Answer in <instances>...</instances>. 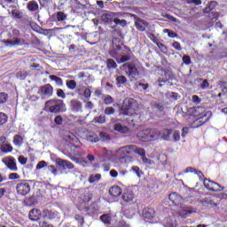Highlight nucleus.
I'll return each mask as SVG.
<instances>
[{
  "mask_svg": "<svg viewBox=\"0 0 227 227\" xmlns=\"http://www.w3.org/2000/svg\"><path fill=\"white\" fill-rule=\"evenodd\" d=\"M192 214V210L182 207L181 210L179 211V215L183 217V219L187 218L188 215H191Z\"/></svg>",
  "mask_w": 227,
  "mask_h": 227,
  "instance_id": "ea45409f",
  "label": "nucleus"
},
{
  "mask_svg": "<svg viewBox=\"0 0 227 227\" xmlns=\"http://www.w3.org/2000/svg\"><path fill=\"white\" fill-rule=\"evenodd\" d=\"M164 227H176V219L175 217L168 216L163 220Z\"/></svg>",
  "mask_w": 227,
  "mask_h": 227,
  "instance_id": "bb28decb",
  "label": "nucleus"
},
{
  "mask_svg": "<svg viewBox=\"0 0 227 227\" xmlns=\"http://www.w3.org/2000/svg\"><path fill=\"white\" fill-rule=\"evenodd\" d=\"M112 43L115 51H121V45H123V43H121V39L114 37L112 40Z\"/></svg>",
  "mask_w": 227,
  "mask_h": 227,
  "instance_id": "2f4dec72",
  "label": "nucleus"
},
{
  "mask_svg": "<svg viewBox=\"0 0 227 227\" xmlns=\"http://www.w3.org/2000/svg\"><path fill=\"white\" fill-rule=\"evenodd\" d=\"M200 203L204 207H217V203L214 202V200L210 198H205L200 200Z\"/></svg>",
  "mask_w": 227,
  "mask_h": 227,
  "instance_id": "473e14b6",
  "label": "nucleus"
},
{
  "mask_svg": "<svg viewBox=\"0 0 227 227\" xmlns=\"http://www.w3.org/2000/svg\"><path fill=\"white\" fill-rule=\"evenodd\" d=\"M192 101L193 102V104H195V106H198V104L201 103V98H200V97H198L197 95H193L192 97Z\"/></svg>",
  "mask_w": 227,
  "mask_h": 227,
  "instance_id": "e2e57ef3",
  "label": "nucleus"
},
{
  "mask_svg": "<svg viewBox=\"0 0 227 227\" xmlns=\"http://www.w3.org/2000/svg\"><path fill=\"white\" fill-rule=\"evenodd\" d=\"M137 154L140 155L144 164H152V160L146 157V151L144 148L138 147Z\"/></svg>",
  "mask_w": 227,
  "mask_h": 227,
  "instance_id": "aec40b11",
  "label": "nucleus"
},
{
  "mask_svg": "<svg viewBox=\"0 0 227 227\" xmlns=\"http://www.w3.org/2000/svg\"><path fill=\"white\" fill-rule=\"evenodd\" d=\"M92 121L93 123H98L99 125H102L106 123V115H99L95 117Z\"/></svg>",
  "mask_w": 227,
  "mask_h": 227,
  "instance_id": "37998d69",
  "label": "nucleus"
},
{
  "mask_svg": "<svg viewBox=\"0 0 227 227\" xmlns=\"http://www.w3.org/2000/svg\"><path fill=\"white\" fill-rule=\"evenodd\" d=\"M44 107L53 114H59V113H65L67 111V106L63 99H50L45 102Z\"/></svg>",
  "mask_w": 227,
  "mask_h": 227,
  "instance_id": "f257e3e1",
  "label": "nucleus"
},
{
  "mask_svg": "<svg viewBox=\"0 0 227 227\" xmlns=\"http://www.w3.org/2000/svg\"><path fill=\"white\" fill-rule=\"evenodd\" d=\"M54 121L56 125H63V117L58 115L55 117Z\"/></svg>",
  "mask_w": 227,
  "mask_h": 227,
  "instance_id": "0e129e2a",
  "label": "nucleus"
},
{
  "mask_svg": "<svg viewBox=\"0 0 227 227\" xmlns=\"http://www.w3.org/2000/svg\"><path fill=\"white\" fill-rule=\"evenodd\" d=\"M142 215L147 221H152L153 219H155L157 213L155 212V208L152 207H146L143 209Z\"/></svg>",
  "mask_w": 227,
  "mask_h": 227,
  "instance_id": "9b49d317",
  "label": "nucleus"
},
{
  "mask_svg": "<svg viewBox=\"0 0 227 227\" xmlns=\"http://www.w3.org/2000/svg\"><path fill=\"white\" fill-rule=\"evenodd\" d=\"M183 63L184 65H191L192 63V61L191 60V57L189 55H184Z\"/></svg>",
  "mask_w": 227,
  "mask_h": 227,
  "instance_id": "052dcab7",
  "label": "nucleus"
},
{
  "mask_svg": "<svg viewBox=\"0 0 227 227\" xmlns=\"http://www.w3.org/2000/svg\"><path fill=\"white\" fill-rule=\"evenodd\" d=\"M172 137H173L174 143L180 141V131L179 130H175L174 132L172 131Z\"/></svg>",
  "mask_w": 227,
  "mask_h": 227,
  "instance_id": "603ef678",
  "label": "nucleus"
},
{
  "mask_svg": "<svg viewBox=\"0 0 227 227\" xmlns=\"http://www.w3.org/2000/svg\"><path fill=\"white\" fill-rule=\"evenodd\" d=\"M16 77L18 79H20L21 81H24V79H26L27 77V71H26V70L19 71L16 74Z\"/></svg>",
  "mask_w": 227,
  "mask_h": 227,
  "instance_id": "49530a36",
  "label": "nucleus"
},
{
  "mask_svg": "<svg viewBox=\"0 0 227 227\" xmlns=\"http://www.w3.org/2000/svg\"><path fill=\"white\" fill-rule=\"evenodd\" d=\"M101 178L102 175L100 174L90 175L89 177V184H95V182H100Z\"/></svg>",
  "mask_w": 227,
  "mask_h": 227,
  "instance_id": "a19ab883",
  "label": "nucleus"
},
{
  "mask_svg": "<svg viewBox=\"0 0 227 227\" xmlns=\"http://www.w3.org/2000/svg\"><path fill=\"white\" fill-rule=\"evenodd\" d=\"M63 139L66 141L67 148H79L81 145V140L72 132H65L63 135Z\"/></svg>",
  "mask_w": 227,
  "mask_h": 227,
  "instance_id": "20e7f679",
  "label": "nucleus"
},
{
  "mask_svg": "<svg viewBox=\"0 0 227 227\" xmlns=\"http://www.w3.org/2000/svg\"><path fill=\"white\" fill-rule=\"evenodd\" d=\"M149 132V141H155L160 137V131L157 129H151Z\"/></svg>",
  "mask_w": 227,
  "mask_h": 227,
  "instance_id": "b1692460",
  "label": "nucleus"
},
{
  "mask_svg": "<svg viewBox=\"0 0 227 227\" xmlns=\"http://www.w3.org/2000/svg\"><path fill=\"white\" fill-rule=\"evenodd\" d=\"M59 164L64 168H67V169H74V163L68 160H61L59 161Z\"/></svg>",
  "mask_w": 227,
  "mask_h": 227,
  "instance_id": "58836bf2",
  "label": "nucleus"
},
{
  "mask_svg": "<svg viewBox=\"0 0 227 227\" xmlns=\"http://www.w3.org/2000/svg\"><path fill=\"white\" fill-rule=\"evenodd\" d=\"M99 139L101 141H111V136H109V134H107L106 132H101L99 134Z\"/></svg>",
  "mask_w": 227,
  "mask_h": 227,
  "instance_id": "de8ad7c7",
  "label": "nucleus"
},
{
  "mask_svg": "<svg viewBox=\"0 0 227 227\" xmlns=\"http://www.w3.org/2000/svg\"><path fill=\"white\" fill-rule=\"evenodd\" d=\"M210 121V115L204 114L203 116H200L197 118L195 121H193L190 127L191 129H200V127H203L205 123H207V121Z\"/></svg>",
  "mask_w": 227,
  "mask_h": 227,
  "instance_id": "1a4fd4ad",
  "label": "nucleus"
},
{
  "mask_svg": "<svg viewBox=\"0 0 227 227\" xmlns=\"http://www.w3.org/2000/svg\"><path fill=\"white\" fill-rule=\"evenodd\" d=\"M114 108L113 106H107L106 108H105V114L106 116H111V114H114Z\"/></svg>",
  "mask_w": 227,
  "mask_h": 227,
  "instance_id": "5fc2aeb1",
  "label": "nucleus"
},
{
  "mask_svg": "<svg viewBox=\"0 0 227 227\" xmlns=\"http://www.w3.org/2000/svg\"><path fill=\"white\" fill-rule=\"evenodd\" d=\"M186 113L188 116H193L194 118H200L204 114H207L208 116V112H206L205 107L202 106L190 107L187 109Z\"/></svg>",
  "mask_w": 227,
  "mask_h": 227,
  "instance_id": "6e6552de",
  "label": "nucleus"
},
{
  "mask_svg": "<svg viewBox=\"0 0 227 227\" xmlns=\"http://www.w3.org/2000/svg\"><path fill=\"white\" fill-rule=\"evenodd\" d=\"M66 86L68 90H70L71 91H74V90L77 88V82H75V80H67Z\"/></svg>",
  "mask_w": 227,
  "mask_h": 227,
  "instance_id": "4c0bfd02",
  "label": "nucleus"
},
{
  "mask_svg": "<svg viewBox=\"0 0 227 227\" xmlns=\"http://www.w3.org/2000/svg\"><path fill=\"white\" fill-rule=\"evenodd\" d=\"M146 21L145 20L137 18L135 21V27L138 31H145L146 29Z\"/></svg>",
  "mask_w": 227,
  "mask_h": 227,
  "instance_id": "5701e85b",
  "label": "nucleus"
},
{
  "mask_svg": "<svg viewBox=\"0 0 227 227\" xmlns=\"http://www.w3.org/2000/svg\"><path fill=\"white\" fill-rule=\"evenodd\" d=\"M27 8L29 12H36L40 6L36 1H30L28 2Z\"/></svg>",
  "mask_w": 227,
  "mask_h": 227,
  "instance_id": "f704fd0d",
  "label": "nucleus"
},
{
  "mask_svg": "<svg viewBox=\"0 0 227 227\" xmlns=\"http://www.w3.org/2000/svg\"><path fill=\"white\" fill-rule=\"evenodd\" d=\"M18 160H19V162H20L22 166H24L25 164L27 163V158H26V157H24V156H20V157L18 158Z\"/></svg>",
  "mask_w": 227,
  "mask_h": 227,
  "instance_id": "338daca9",
  "label": "nucleus"
},
{
  "mask_svg": "<svg viewBox=\"0 0 227 227\" xmlns=\"http://www.w3.org/2000/svg\"><path fill=\"white\" fill-rule=\"evenodd\" d=\"M20 178V176L17 173H11L9 175V180H19Z\"/></svg>",
  "mask_w": 227,
  "mask_h": 227,
  "instance_id": "69168bd1",
  "label": "nucleus"
},
{
  "mask_svg": "<svg viewBox=\"0 0 227 227\" xmlns=\"http://www.w3.org/2000/svg\"><path fill=\"white\" fill-rule=\"evenodd\" d=\"M168 199L173 203V205H176V207L184 203V198H182V196L178 195L176 192L170 193L168 195Z\"/></svg>",
  "mask_w": 227,
  "mask_h": 227,
  "instance_id": "ddd939ff",
  "label": "nucleus"
},
{
  "mask_svg": "<svg viewBox=\"0 0 227 227\" xmlns=\"http://www.w3.org/2000/svg\"><path fill=\"white\" fill-rule=\"evenodd\" d=\"M5 166L10 169V171H18L19 168H17V162L13 156H10L7 158L6 161H4Z\"/></svg>",
  "mask_w": 227,
  "mask_h": 227,
  "instance_id": "2eb2a0df",
  "label": "nucleus"
},
{
  "mask_svg": "<svg viewBox=\"0 0 227 227\" xmlns=\"http://www.w3.org/2000/svg\"><path fill=\"white\" fill-rule=\"evenodd\" d=\"M57 22H63L67 20V14L63 12H58L56 13Z\"/></svg>",
  "mask_w": 227,
  "mask_h": 227,
  "instance_id": "79ce46f5",
  "label": "nucleus"
},
{
  "mask_svg": "<svg viewBox=\"0 0 227 227\" xmlns=\"http://www.w3.org/2000/svg\"><path fill=\"white\" fill-rule=\"evenodd\" d=\"M42 210L34 207L29 211L28 218L30 219V221H40V219H42Z\"/></svg>",
  "mask_w": 227,
  "mask_h": 227,
  "instance_id": "f8f14e48",
  "label": "nucleus"
},
{
  "mask_svg": "<svg viewBox=\"0 0 227 227\" xmlns=\"http://www.w3.org/2000/svg\"><path fill=\"white\" fill-rule=\"evenodd\" d=\"M70 108L73 113H82V103L78 99H72L70 101Z\"/></svg>",
  "mask_w": 227,
  "mask_h": 227,
  "instance_id": "4468645a",
  "label": "nucleus"
},
{
  "mask_svg": "<svg viewBox=\"0 0 227 227\" xmlns=\"http://www.w3.org/2000/svg\"><path fill=\"white\" fill-rule=\"evenodd\" d=\"M104 102H105L106 106H111V104H113V102H114V99L113 98V97L107 95L105 98Z\"/></svg>",
  "mask_w": 227,
  "mask_h": 227,
  "instance_id": "bf43d9fd",
  "label": "nucleus"
},
{
  "mask_svg": "<svg viewBox=\"0 0 227 227\" xmlns=\"http://www.w3.org/2000/svg\"><path fill=\"white\" fill-rule=\"evenodd\" d=\"M128 75L131 77V79H136V77L139 75V70H137V67L133 64H128Z\"/></svg>",
  "mask_w": 227,
  "mask_h": 227,
  "instance_id": "f3484780",
  "label": "nucleus"
},
{
  "mask_svg": "<svg viewBox=\"0 0 227 227\" xmlns=\"http://www.w3.org/2000/svg\"><path fill=\"white\" fill-rule=\"evenodd\" d=\"M203 184L206 189H207V191H212V192H220V191L224 189V187L221 186V184H217L215 181L207 178L203 180Z\"/></svg>",
  "mask_w": 227,
  "mask_h": 227,
  "instance_id": "0eeeda50",
  "label": "nucleus"
},
{
  "mask_svg": "<svg viewBox=\"0 0 227 227\" xmlns=\"http://www.w3.org/2000/svg\"><path fill=\"white\" fill-rule=\"evenodd\" d=\"M117 84H127V77L124 75H119L116 77Z\"/></svg>",
  "mask_w": 227,
  "mask_h": 227,
  "instance_id": "09e8293b",
  "label": "nucleus"
},
{
  "mask_svg": "<svg viewBox=\"0 0 227 227\" xmlns=\"http://www.w3.org/2000/svg\"><path fill=\"white\" fill-rule=\"evenodd\" d=\"M151 40H153V43H156L157 47L162 51V52H166L168 51V47H166V45H164V43L157 41L155 38V35L153 34H151L150 35Z\"/></svg>",
  "mask_w": 227,
  "mask_h": 227,
  "instance_id": "c85d7f7f",
  "label": "nucleus"
},
{
  "mask_svg": "<svg viewBox=\"0 0 227 227\" xmlns=\"http://www.w3.org/2000/svg\"><path fill=\"white\" fill-rule=\"evenodd\" d=\"M43 168H47V161L41 160L37 163L35 169H43Z\"/></svg>",
  "mask_w": 227,
  "mask_h": 227,
  "instance_id": "13d9d810",
  "label": "nucleus"
},
{
  "mask_svg": "<svg viewBox=\"0 0 227 227\" xmlns=\"http://www.w3.org/2000/svg\"><path fill=\"white\" fill-rule=\"evenodd\" d=\"M37 203H38V198L35 195H32L24 200V204L27 207H35V205H37Z\"/></svg>",
  "mask_w": 227,
  "mask_h": 227,
  "instance_id": "4be33fe9",
  "label": "nucleus"
},
{
  "mask_svg": "<svg viewBox=\"0 0 227 227\" xmlns=\"http://www.w3.org/2000/svg\"><path fill=\"white\" fill-rule=\"evenodd\" d=\"M137 137L143 141H150V129H144L138 132Z\"/></svg>",
  "mask_w": 227,
  "mask_h": 227,
  "instance_id": "cd10ccee",
  "label": "nucleus"
},
{
  "mask_svg": "<svg viewBox=\"0 0 227 227\" xmlns=\"http://www.w3.org/2000/svg\"><path fill=\"white\" fill-rule=\"evenodd\" d=\"M114 130H115V132H119L120 134H130V128L123 126L121 123H116Z\"/></svg>",
  "mask_w": 227,
  "mask_h": 227,
  "instance_id": "a211bd4d",
  "label": "nucleus"
},
{
  "mask_svg": "<svg viewBox=\"0 0 227 227\" xmlns=\"http://www.w3.org/2000/svg\"><path fill=\"white\" fill-rule=\"evenodd\" d=\"M43 218L48 219V221H52V219H56V212L45 208L43 210Z\"/></svg>",
  "mask_w": 227,
  "mask_h": 227,
  "instance_id": "412c9836",
  "label": "nucleus"
},
{
  "mask_svg": "<svg viewBox=\"0 0 227 227\" xmlns=\"http://www.w3.org/2000/svg\"><path fill=\"white\" fill-rule=\"evenodd\" d=\"M138 150H139V147L134 145L122 146L117 152L118 157L121 160L128 159V157H130V155H134V153H137Z\"/></svg>",
  "mask_w": 227,
  "mask_h": 227,
  "instance_id": "7ed1b4c3",
  "label": "nucleus"
},
{
  "mask_svg": "<svg viewBox=\"0 0 227 227\" xmlns=\"http://www.w3.org/2000/svg\"><path fill=\"white\" fill-rule=\"evenodd\" d=\"M136 197L134 196V192L126 190L121 196V205L124 207H127L128 205H132L134 199Z\"/></svg>",
  "mask_w": 227,
  "mask_h": 227,
  "instance_id": "9d476101",
  "label": "nucleus"
},
{
  "mask_svg": "<svg viewBox=\"0 0 227 227\" xmlns=\"http://www.w3.org/2000/svg\"><path fill=\"white\" fill-rule=\"evenodd\" d=\"M106 68L107 70H114L115 68H118V64H116V61L113 59H108L106 60Z\"/></svg>",
  "mask_w": 227,
  "mask_h": 227,
  "instance_id": "c9c22d12",
  "label": "nucleus"
},
{
  "mask_svg": "<svg viewBox=\"0 0 227 227\" xmlns=\"http://www.w3.org/2000/svg\"><path fill=\"white\" fill-rule=\"evenodd\" d=\"M39 227H51V225L49 224V222L47 221V219H43L40 218L39 220Z\"/></svg>",
  "mask_w": 227,
  "mask_h": 227,
  "instance_id": "4d7b16f0",
  "label": "nucleus"
},
{
  "mask_svg": "<svg viewBox=\"0 0 227 227\" xmlns=\"http://www.w3.org/2000/svg\"><path fill=\"white\" fill-rule=\"evenodd\" d=\"M109 194L112 198H120L123 194V190L119 185H114L109 189Z\"/></svg>",
  "mask_w": 227,
  "mask_h": 227,
  "instance_id": "dca6fc26",
  "label": "nucleus"
},
{
  "mask_svg": "<svg viewBox=\"0 0 227 227\" xmlns=\"http://www.w3.org/2000/svg\"><path fill=\"white\" fill-rule=\"evenodd\" d=\"M114 24H120L122 27H125L127 26V20H120L118 18H114Z\"/></svg>",
  "mask_w": 227,
  "mask_h": 227,
  "instance_id": "864d4df0",
  "label": "nucleus"
},
{
  "mask_svg": "<svg viewBox=\"0 0 227 227\" xmlns=\"http://www.w3.org/2000/svg\"><path fill=\"white\" fill-rule=\"evenodd\" d=\"M57 97H59V98H67V95L65 94L63 89H59L57 90Z\"/></svg>",
  "mask_w": 227,
  "mask_h": 227,
  "instance_id": "680f3d73",
  "label": "nucleus"
},
{
  "mask_svg": "<svg viewBox=\"0 0 227 227\" xmlns=\"http://www.w3.org/2000/svg\"><path fill=\"white\" fill-rule=\"evenodd\" d=\"M83 95L85 98H90L91 97V90H90L89 88H86L84 90Z\"/></svg>",
  "mask_w": 227,
  "mask_h": 227,
  "instance_id": "774afa93",
  "label": "nucleus"
},
{
  "mask_svg": "<svg viewBox=\"0 0 227 227\" xmlns=\"http://www.w3.org/2000/svg\"><path fill=\"white\" fill-rule=\"evenodd\" d=\"M116 17V13L114 12H109V13H105L102 15L101 19L104 20V22H114V19Z\"/></svg>",
  "mask_w": 227,
  "mask_h": 227,
  "instance_id": "a878e982",
  "label": "nucleus"
},
{
  "mask_svg": "<svg viewBox=\"0 0 227 227\" xmlns=\"http://www.w3.org/2000/svg\"><path fill=\"white\" fill-rule=\"evenodd\" d=\"M8 121V115L6 114L1 112L0 113V125H4Z\"/></svg>",
  "mask_w": 227,
  "mask_h": 227,
  "instance_id": "8fccbe9b",
  "label": "nucleus"
},
{
  "mask_svg": "<svg viewBox=\"0 0 227 227\" xmlns=\"http://www.w3.org/2000/svg\"><path fill=\"white\" fill-rule=\"evenodd\" d=\"M16 191L20 196H27L31 192V184L26 180L20 181L16 185Z\"/></svg>",
  "mask_w": 227,
  "mask_h": 227,
  "instance_id": "39448f33",
  "label": "nucleus"
},
{
  "mask_svg": "<svg viewBox=\"0 0 227 227\" xmlns=\"http://www.w3.org/2000/svg\"><path fill=\"white\" fill-rule=\"evenodd\" d=\"M100 221L105 223L106 226L111 224V222L113 221V216L109 214H104L99 217Z\"/></svg>",
  "mask_w": 227,
  "mask_h": 227,
  "instance_id": "72a5a7b5",
  "label": "nucleus"
},
{
  "mask_svg": "<svg viewBox=\"0 0 227 227\" xmlns=\"http://www.w3.org/2000/svg\"><path fill=\"white\" fill-rule=\"evenodd\" d=\"M137 107V101L132 98H126L123 100L121 113L123 114V116H129L130 111H136V108Z\"/></svg>",
  "mask_w": 227,
  "mask_h": 227,
  "instance_id": "f03ea898",
  "label": "nucleus"
},
{
  "mask_svg": "<svg viewBox=\"0 0 227 227\" xmlns=\"http://www.w3.org/2000/svg\"><path fill=\"white\" fill-rule=\"evenodd\" d=\"M219 3L217 1H210L208 2L207 5L204 9V13H210L213 10L215 9Z\"/></svg>",
  "mask_w": 227,
  "mask_h": 227,
  "instance_id": "7c9ffc66",
  "label": "nucleus"
},
{
  "mask_svg": "<svg viewBox=\"0 0 227 227\" xmlns=\"http://www.w3.org/2000/svg\"><path fill=\"white\" fill-rule=\"evenodd\" d=\"M0 149L3 153H10L13 152V146H12L10 144H2Z\"/></svg>",
  "mask_w": 227,
  "mask_h": 227,
  "instance_id": "e433bc0d",
  "label": "nucleus"
},
{
  "mask_svg": "<svg viewBox=\"0 0 227 227\" xmlns=\"http://www.w3.org/2000/svg\"><path fill=\"white\" fill-rule=\"evenodd\" d=\"M13 145H15V146H22V145H24V136L22 135H14L13 137Z\"/></svg>",
  "mask_w": 227,
  "mask_h": 227,
  "instance_id": "c756f323",
  "label": "nucleus"
},
{
  "mask_svg": "<svg viewBox=\"0 0 227 227\" xmlns=\"http://www.w3.org/2000/svg\"><path fill=\"white\" fill-rule=\"evenodd\" d=\"M6 43L20 47V45H26V40L24 38L13 37L12 40H7Z\"/></svg>",
  "mask_w": 227,
  "mask_h": 227,
  "instance_id": "6ab92c4d",
  "label": "nucleus"
},
{
  "mask_svg": "<svg viewBox=\"0 0 227 227\" xmlns=\"http://www.w3.org/2000/svg\"><path fill=\"white\" fill-rule=\"evenodd\" d=\"M74 219L78 222V226L82 227V225L84 224V217L81 215H76Z\"/></svg>",
  "mask_w": 227,
  "mask_h": 227,
  "instance_id": "3c124183",
  "label": "nucleus"
},
{
  "mask_svg": "<svg viewBox=\"0 0 227 227\" xmlns=\"http://www.w3.org/2000/svg\"><path fill=\"white\" fill-rule=\"evenodd\" d=\"M53 93H54V87H52L51 83L42 85L38 90V95H40L43 98H51Z\"/></svg>",
  "mask_w": 227,
  "mask_h": 227,
  "instance_id": "423d86ee",
  "label": "nucleus"
},
{
  "mask_svg": "<svg viewBox=\"0 0 227 227\" xmlns=\"http://www.w3.org/2000/svg\"><path fill=\"white\" fill-rule=\"evenodd\" d=\"M50 79L51 81H54L56 82V84H58L59 86H63V79H61L54 74L50 75Z\"/></svg>",
  "mask_w": 227,
  "mask_h": 227,
  "instance_id": "a18cd8bd",
  "label": "nucleus"
},
{
  "mask_svg": "<svg viewBox=\"0 0 227 227\" xmlns=\"http://www.w3.org/2000/svg\"><path fill=\"white\" fill-rule=\"evenodd\" d=\"M163 33H168L169 38H176V36H178V35L175 33V31L169 29H164Z\"/></svg>",
  "mask_w": 227,
  "mask_h": 227,
  "instance_id": "6e6d98bb",
  "label": "nucleus"
},
{
  "mask_svg": "<svg viewBox=\"0 0 227 227\" xmlns=\"http://www.w3.org/2000/svg\"><path fill=\"white\" fill-rule=\"evenodd\" d=\"M9 98H10V96H8V93L0 92V105L6 104Z\"/></svg>",
  "mask_w": 227,
  "mask_h": 227,
  "instance_id": "c03bdc74",
  "label": "nucleus"
},
{
  "mask_svg": "<svg viewBox=\"0 0 227 227\" xmlns=\"http://www.w3.org/2000/svg\"><path fill=\"white\" fill-rule=\"evenodd\" d=\"M161 138L164 141H170L171 135L173 134V129H164L160 132Z\"/></svg>",
  "mask_w": 227,
  "mask_h": 227,
  "instance_id": "393cba45",
  "label": "nucleus"
}]
</instances>
